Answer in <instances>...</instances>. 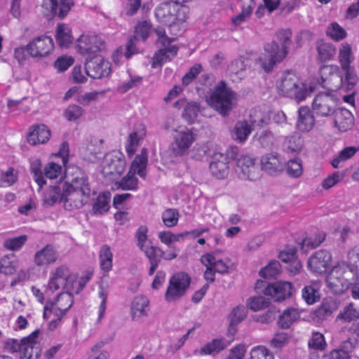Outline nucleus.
I'll return each instance as SVG.
<instances>
[{"mask_svg":"<svg viewBox=\"0 0 359 359\" xmlns=\"http://www.w3.org/2000/svg\"><path fill=\"white\" fill-rule=\"evenodd\" d=\"M63 184L66 210L79 209L89 201L91 196L89 179L79 168L72 166L67 169Z\"/></svg>","mask_w":359,"mask_h":359,"instance_id":"nucleus-1","label":"nucleus"},{"mask_svg":"<svg viewBox=\"0 0 359 359\" xmlns=\"http://www.w3.org/2000/svg\"><path fill=\"white\" fill-rule=\"evenodd\" d=\"M278 40L281 44V49L276 41H271L264 46V53L257 60L266 72H271L274 66L286 57L292 43L290 29H281L276 34Z\"/></svg>","mask_w":359,"mask_h":359,"instance_id":"nucleus-2","label":"nucleus"},{"mask_svg":"<svg viewBox=\"0 0 359 359\" xmlns=\"http://www.w3.org/2000/svg\"><path fill=\"white\" fill-rule=\"evenodd\" d=\"M357 280V268L345 262L334 266L326 278L327 287L336 294L344 293Z\"/></svg>","mask_w":359,"mask_h":359,"instance_id":"nucleus-3","label":"nucleus"},{"mask_svg":"<svg viewBox=\"0 0 359 359\" xmlns=\"http://www.w3.org/2000/svg\"><path fill=\"white\" fill-rule=\"evenodd\" d=\"M345 71V78L343 79L341 75L338 72L336 66L325 65L320 69L321 82L320 86L330 91H334L340 88L341 86L347 84L346 88H352L357 82V78L353 74L350 67Z\"/></svg>","mask_w":359,"mask_h":359,"instance_id":"nucleus-4","label":"nucleus"},{"mask_svg":"<svg viewBox=\"0 0 359 359\" xmlns=\"http://www.w3.org/2000/svg\"><path fill=\"white\" fill-rule=\"evenodd\" d=\"M236 93L226 87L225 81H221L215 87L208 102L210 106L222 116L229 115L235 107Z\"/></svg>","mask_w":359,"mask_h":359,"instance_id":"nucleus-5","label":"nucleus"},{"mask_svg":"<svg viewBox=\"0 0 359 359\" xmlns=\"http://www.w3.org/2000/svg\"><path fill=\"white\" fill-rule=\"evenodd\" d=\"M278 88L281 95L293 97L298 102L304 100L314 90L313 87L307 86L300 82L296 74L289 70L283 73Z\"/></svg>","mask_w":359,"mask_h":359,"instance_id":"nucleus-6","label":"nucleus"},{"mask_svg":"<svg viewBox=\"0 0 359 359\" xmlns=\"http://www.w3.org/2000/svg\"><path fill=\"white\" fill-rule=\"evenodd\" d=\"M148 163V154L146 148H142L141 153L137 154L131 163L130 170L115 185L117 189L122 190H136L137 189L138 179L135 176L137 174L140 177H146V168Z\"/></svg>","mask_w":359,"mask_h":359,"instance_id":"nucleus-7","label":"nucleus"},{"mask_svg":"<svg viewBox=\"0 0 359 359\" xmlns=\"http://www.w3.org/2000/svg\"><path fill=\"white\" fill-rule=\"evenodd\" d=\"M155 15L160 22L171 27L186 21L187 8L170 1H165L156 7Z\"/></svg>","mask_w":359,"mask_h":359,"instance_id":"nucleus-8","label":"nucleus"},{"mask_svg":"<svg viewBox=\"0 0 359 359\" xmlns=\"http://www.w3.org/2000/svg\"><path fill=\"white\" fill-rule=\"evenodd\" d=\"M255 289L257 292L264 293L274 302L284 301L290 297L294 292L292 283L286 281L269 285L265 281L257 280Z\"/></svg>","mask_w":359,"mask_h":359,"instance_id":"nucleus-9","label":"nucleus"},{"mask_svg":"<svg viewBox=\"0 0 359 359\" xmlns=\"http://www.w3.org/2000/svg\"><path fill=\"white\" fill-rule=\"evenodd\" d=\"M74 303L70 292H62L57 295L55 301H48L43 309L45 319L53 318H62Z\"/></svg>","mask_w":359,"mask_h":359,"instance_id":"nucleus-10","label":"nucleus"},{"mask_svg":"<svg viewBox=\"0 0 359 359\" xmlns=\"http://www.w3.org/2000/svg\"><path fill=\"white\" fill-rule=\"evenodd\" d=\"M76 280V276L71 272L69 267L66 265H60L51 273L48 288L55 292L62 287L69 292V290L72 287Z\"/></svg>","mask_w":359,"mask_h":359,"instance_id":"nucleus-11","label":"nucleus"},{"mask_svg":"<svg viewBox=\"0 0 359 359\" xmlns=\"http://www.w3.org/2000/svg\"><path fill=\"white\" fill-rule=\"evenodd\" d=\"M191 278L185 273L181 272L173 275L169 281V285L165 294V299L168 302L177 300L184 295L189 287Z\"/></svg>","mask_w":359,"mask_h":359,"instance_id":"nucleus-12","label":"nucleus"},{"mask_svg":"<svg viewBox=\"0 0 359 359\" xmlns=\"http://www.w3.org/2000/svg\"><path fill=\"white\" fill-rule=\"evenodd\" d=\"M337 98L330 93H320L313 100V111L320 117H330L337 108Z\"/></svg>","mask_w":359,"mask_h":359,"instance_id":"nucleus-13","label":"nucleus"},{"mask_svg":"<svg viewBox=\"0 0 359 359\" xmlns=\"http://www.w3.org/2000/svg\"><path fill=\"white\" fill-rule=\"evenodd\" d=\"M249 155H241L237 160L236 172L243 180H256L259 177V167Z\"/></svg>","mask_w":359,"mask_h":359,"instance_id":"nucleus-14","label":"nucleus"},{"mask_svg":"<svg viewBox=\"0 0 359 359\" xmlns=\"http://www.w3.org/2000/svg\"><path fill=\"white\" fill-rule=\"evenodd\" d=\"M86 74L93 79H101L110 74V63L100 55L86 58L85 64Z\"/></svg>","mask_w":359,"mask_h":359,"instance_id":"nucleus-15","label":"nucleus"},{"mask_svg":"<svg viewBox=\"0 0 359 359\" xmlns=\"http://www.w3.org/2000/svg\"><path fill=\"white\" fill-rule=\"evenodd\" d=\"M74 5L73 0H43L42 8L43 14L48 18L58 17L60 19L64 18L69 12L72 6Z\"/></svg>","mask_w":359,"mask_h":359,"instance_id":"nucleus-16","label":"nucleus"},{"mask_svg":"<svg viewBox=\"0 0 359 359\" xmlns=\"http://www.w3.org/2000/svg\"><path fill=\"white\" fill-rule=\"evenodd\" d=\"M53 47V39L46 35H41L31 41L26 46V50L32 57H43L52 51Z\"/></svg>","mask_w":359,"mask_h":359,"instance_id":"nucleus-17","label":"nucleus"},{"mask_svg":"<svg viewBox=\"0 0 359 359\" xmlns=\"http://www.w3.org/2000/svg\"><path fill=\"white\" fill-rule=\"evenodd\" d=\"M195 140V135L189 129L176 131L174 142L171 145V151L175 156H182L187 153Z\"/></svg>","mask_w":359,"mask_h":359,"instance_id":"nucleus-18","label":"nucleus"},{"mask_svg":"<svg viewBox=\"0 0 359 359\" xmlns=\"http://www.w3.org/2000/svg\"><path fill=\"white\" fill-rule=\"evenodd\" d=\"M102 40L95 35L82 34L77 40V51L83 55L90 57L100 52L103 48Z\"/></svg>","mask_w":359,"mask_h":359,"instance_id":"nucleus-19","label":"nucleus"},{"mask_svg":"<svg viewBox=\"0 0 359 359\" xmlns=\"http://www.w3.org/2000/svg\"><path fill=\"white\" fill-rule=\"evenodd\" d=\"M332 255L325 250H320L313 254L309 259L307 266L310 271L316 273H323L331 264Z\"/></svg>","mask_w":359,"mask_h":359,"instance_id":"nucleus-20","label":"nucleus"},{"mask_svg":"<svg viewBox=\"0 0 359 359\" xmlns=\"http://www.w3.org/2000/svg\"><path fill=\"white\" fill-rule=\"evenodd\" d=\"M316 124L313 113L308 106H302L297 111L296 127L300 132L308 133L311 131Z\"/></svg>","mask_w":359,"mask_h":359,"instance_id":"nucleus-21","label":"nucleus"},{"mask_svg":"<svg viewBox=\"0 0 359 359\" xmlns=\"http://www.w3.org/2000/svg\"><path fill=\"white\" fill-rule=\"evenodd\" d=\"M262 169L270 175H276L285 168V162L277 153H269L261 158Z\"/></svg>","mask_w":359,"mask_h":359,"instance_id":"nucleus-22","label":"nucleus"},{"mask_svg":"<svg viewBox=\"0 0 359 359\" xmlns=\"http://www.w3.org/2000/svg\"><path fill=\"white\" fill-rule=\"evenodd\" d=\"M334 126L340 132L350 130L354 123V117L351 112L344 108L337 109L334 113Z\"/></svg>","mask_w":359,"mask_h":359,"instance_id":"nucleus-23","label":"nucleus"},{"mask_svg":"<svg viewBox=\"0 0 359 359\" xmlns=\"http://www.w3.org/2000/svg\"><path fill=\"white\" fill-rule=\"evenodd\" d=\"M58 258V252L55 248L48 244L34 255V263L39 266H47L55 263Z\"/></svg>","mask_w":359,"mask_h":359,"instance_id":"nucleus-24","label":"nucleus"},{"mask_svg":"<svg viewBox=\"0 0 359 359\" xmlns=\"http://www.w3.org/2000/svg\"><path fill=\"white\" fill-rule=\"evenodd\" d=\"M126 165L124 158L108 155L105 157L103 172L109 175H121L124 172Z\"/></svg>","mask_w":359,"mask_h":359,"instance_id":"nucleus-25","label":"nucleus"},{"mask_svg":"<svg viewBox=\"0 0 359 359\" xmlns=\"http://www.w3.org/2000/svg\"><path fill=\"white\" fill-rule=\"evenodd\" d=\"M50 137V131L44 124L32 126L27 135V141L32 145L46 143Z\"/></svg>","mask_w":359,"mask_h":359,"instance_id":"nucleus-26","label":"nucleus"},{"mask_svg":"<svg viewBox=\"0 0 359 359\" xmlns=\"http://www.w3.org/2000/svg\"><path fill=\"white\" fill-rule=\"evenodd\" d=\"M43 201L46 206H53L57 202L65 203L63 182L50 186L43 194Z\"/></svg>","mask_w":359,"mask_h":359,"instance_id":"nucleus-27","label":"nucleus"},{"mask_svg":"<svg viewBox=\"0 0 359 359\" xmlns=\"http://www.w3.org/2000/svg\"><path fill=\"white\" fill-rule=\"evenodd\" d=\"M229 161H226L224 154L216 153L210 163V170L212 175L219 179L225 177L228 174Z\"/></svg>","mask_w":359,"mask_h":359,"instance_id":"nucleus-28","label":"nucleus"},{"mask_svg":"<svg viewBox=\"0 0 359 359\" xmlns=\"http://www.w3.org/2000/svg\"><path fill=\"white\" fill-rule=\"evenodd\" d=\"M149 300L143 295L135 297L130 308V314L133 320H140L142 318L147 316Z\"/></svg>","mask_w":359,"mask_h":359,"instance_id":"nucleus-29","label":"nucleus"},{"mask_svg":"<svg viewBox=\"0 0 359 359\" xmlns=\"http://www.w3.org/2000/svg\"><path fill=\"white\" fill-rule=\"evenodd\" d=\"M337 308L338 304L336 300L332 299H325L313 312V319L317 322L323 321L330 316Z\"/></svg>","mask_w":359,"mask_h":359,"instance_id":"nucleus-30","label":"nucleus"},{"mask_svg":"<svg viewBox=\"0 0 359 359\" xmlns=\"http://www.w3.org/2000/svg\"><path fill=\"white\" fill-rule=\"evenodd\" d=\"M252 131V126L247 121H238L234 126L231 135L234 140L243 143L245 142Z\"/></svg>","mask_w":359,"mask_h":359,"instance_id":"nucleus-31","label":"nucleus"},{"mask_svg":"<svg viewBox=\"0 0 359 359\" xmlns=\"http://www.w3.org/2000/svg\"><path fill=\"white\" fill-rule=\"evenodd\" d=\"M19 268V260L14 254L4 255L0 259V273L5 275L14 274Z\"/></svg>","mask_w":359,"mask_h":359,"instance_id":"nucleus-32","label":"nucleus"},{"mask_svg":"<svg viewBox=\"0 0 359 359\" xmlns=\"http://www.w3.org/2000/svg\"><path fill=\"white\" fill-rule=\"evenodd\" d=\"M201 261L205 266L211 265L217 273L222 274L228 273V262L222 259H216L212 254L207 253L203 255Z\"/></svg>","mask_w":359,"mask_h":359,"instance_id":"nucleus-33","label":"nucleus"},{"mask_svg":"<svg viewBox=\"0 0 359 359\" xmlns=\"http://www.w3.org/2000/svg\"><path fill=\"white\" fill-rule=\"evenodd\" d=\"M359 319V306L353 303H349L340 311L337 320L344 323H351Z\"/></svg>","mask_w":359,"mask_h":359,"instance_id":"nucleus-34","label":"nucleus"},{"mask_svg":"<svg viewBox=\"0 0 359 359\" xmlns=\"http://www.w3.org/2000/svg\"><path fill=\"white\" fill-rule=\"evenodd\" d=\"M302 146L303 141L297 133L286 137L283 144V150L291 154L299 152Z\"/></svg>","mask_w":359,"mask_h":359,"instance_id":"nucleus-35","label":"nucleus"},{"mask_svg":"<svg viewBox=\"0 0 359 359\" xmlns=\"http://www.w3.org/2000/svg\"><path fill=\"white\" fill-rule=\"evenodd\" d=\"M299 318V313L297 309L289 308L285 309L278 320V325L280 328L287 329L292 324Z\"/></svg>","mask_w":359,"mask_h":359,"instance_id":"nucleus-36","label":"nucleus"},{"mask_svg":"<svg viewBox=\"0 0 359 359\" xmlns=\"http://www.w3.org/2000/svg\"><path fill=\"white\" fill-rule=\"evenodd\" d=\"M56 41L61 48H66L72 42L71 30L68 26L65 24H59L57 27Z\"/></svg>","mask_w":359,"mask_h":359,"instance_id":"nucleus-37","label":"nucleus"},{"mask_svg":"<svg viewBox=\"0 0 359 359\" xmlns=\"http://www.w3.org/2000/svg\"><path fill=\"white\" fill-rule=\"evenodd\" d=\"M339 60L343 69H348L350 67L351 63L354 60L352 48L350 44L347 43H343L341 44L339 50Z\"/></svg>","mask_w":359,"mask_h":359,"instance_id":"nucleus-38","label":"nucleus"},{"mask_svg":"<svg viewBox=\"0 0 359 359\" xmlns=\"http://www.w3.org/2000/svg\"><path fill=\"white\" fill-rule=\"evenodd\" d=\"M36 339L27 341L20 353V359H39L41 355V348L37 344Z\"/></svg>","mask_w":359,"mask_h":359,"instance_id":"nucleus-39","label":"nucleus"},{"mask_svg":"<svg viewBox=\"0 0 359 359\" xmlns=\"http://www.w3.org/2000/svg\"><path fill=\"white\" fill-rule=\"evenodd\" d=\"M111 195L109 192L100 194L93 205V212L95 215H102L109 209Z\"/></svg>","mask_w":359,"mask_h":359,"instance_id":"nucleus-40","label":"nucleus"},{"mask_svg":"<svg viewBox=\"0 0 359 359\" xmlns=\"http://www.w3.org/2000/svg\"><path fill=\"white\" fill-rule=\"evenodd\" d=\"M240 2L242 4V11L239 14L231 19L232 22L235 25H240L242 22L246 21L250 16L255 4L253 0H240Z\"/></svg>","mask_w":359,"mask_h":359,"instance_id":"nucleus-41","label":"nucleus"},{"mask_svg":"<svg viewBox=\"0 0 359 359\" xmlns=\"http://www.w3.org/2000/svg\"><path fill=\"white\" fill-rule=\"evenodd\" d=\"M318 59L325 62L330 60L336 55V48L330 43H322L317 46Z\"/></svg>","mask_w":359,"mask_h":359,"instance_id":"nucleus-42","label":"nucleus"},{"mask_svg":"<svg viewBox=\"0 0 359 359\" xmlns=\"http://www.w3.org/2000/svg\"><path fill=\"white\" fill-rule=\"evenodd\" d=\"M40 333L39 330H34L32 333H31L29 336L24 337L19 341L17 339H11L7 342V346L13 351V352H20V354L22 352V349L25 347V344L27 341H30L34 339H36L39 337Z\"/></svg>","mask_w":359,"mask_h":359,"instance_id":"nucleus-43","label":"nucleus"},{"mask_svg":"<svg viewBox=\"0 0 359 359\" xmlns=\"http://www.w3.org/2000/svg\"><path fill=\"white\" fill-rule=\"evenodd\" d=\"M201 112V107L196 102H188L184 108L183 118L189 123H193Z\"/></svg>","mask_w":359,"mask_h":359,"instance_id":"nucleus-44","label":"nucleus"},{"mask_svg":"<svg viewBox=\"0 0 359 359\" xmlns=\"http://www.w3.org/2000/svg\"><path fill=\"white\" fill-rule=\"evenodd\" d=\"M113 255L108 245H103L100 250V266L102 270L108 272L112 267Z\"/></svg>","mask_w":359,"mask_h":359,"instance_id":"nucleus-45","label":"nucleus"},{"mask_svg":"<svg viewBox=\"0 0 359 359\" xmlns=\"http://www.w3.org/2000/svg\"><path fill=\"white\" fill-rule=\"evenodd\" d=\"M326 34L330 38L336 41H339L347 36L346 30L337 22L331 23L327 29Z\"/></svg>","mask_w":359,"mask_h":359,"instance_id":"nucleus-46","label":"nucleus"},{"mask_svg":"<svg viewBox=\"0 0 359 359\" xmlns=\"http://www.w3.org/2000/svg\"><path fill=\"white\" fill-rule=\"evenodd\" d=\"M255 138L262 147L269 148L272 146L275 136L271 131L264 129L257 133Z\"/></svg>","mask_w":359,"mask_h":359,"instance_id":"nucleus-47","label":"nucleus"},{"mask_svg":"<svg viewBox=\"0 0 359 359\" xmlns=\"http://www.w3.org/2000/svg\"><path fill=\"white\" fill-rule=\"evenodd\" d=\"M41 168V160L35 159L31 162V172L34 175V179L40 188L46 184V180L43 179V171H42Z\"/></svg>","mask_w":359,"mask_h":359,"instance_id":"nucleus-48","label":"nucleus"},{"mask_svg":"<svg viewBox=\"0 0 359 359\" xmlns=\"http://www.w3.org/2000/svg\"><path fill=\"white\" fill-rule=\"evenodd\" d=\"M180 215L176 209L168 208L162 213V220L167 227H173L177 224Z\"/></svg>","mask_w":359,"mask_h":359,"instance_id":"nucleus-49","label":"nucleus"},{"mask_svg":"<svg viewBox=\"0 0 359 359\" xmlns=\"http://www.w3.org/2000/svg\"><path fill=\"white\" fill-rule=\"evenodd\" d=\"M280 264L278 261H271L269 264L259 271V275L266 278H275L280 272Z\"/></svg>","mask_w":359,"mask_h":359,"instance_id":"nucleus-50","label":"nucleus"},{"mask_svg":"<svg viewBox=\"0 0 359 359\" xmlns=\"http://www.w3.org/2000/svg\"><path fill=\"white\" fill-rule=\"evenodd\" d=\"M226 345L222 339H215L207 343L201 348V353L204 354H215L224 349Z\"/></svg>","mask_w":359,"mask_h":359,"instance_id":"nucleus-51","label":"nucleus"},{"mask_svg":"<svg viewBox=\"0 0 359 359\" xmlns=\"http://www.w3.org/2000/svg\"><path fill=\"white\" fill-rule=\"evenodd\" d=\"M84 114L83 109L77 104H69L64 111V116L69 121H76Z\"/></svg>","mask_w":359,"mask_h":359,"instance_id":"nucleus-52","label":"nucleus"},{"mask_svg":"<svg viewBox=\"0 0 359 359\" xmlns=\"http://www.w3.org/2000/svg\"><path fill=\"white\" fill-rule=\"evenodd\" d=\"M27 236L22 235L18 237L6 239L4 241V247L10 250H18L27 241Z\"/></svg>","mask_w":359,"mask_h":359,"instance_id":"nucleus-53","label":"nucleus"},{"mask_svg":"<svg viewBox=\"0 0 359 359\" xmlns=\"http://www.w3.org/2000/svg\"><path fill=\"white\" fill-rule=\"evenodd\" d=\"M249 355L250 359H274L273 354L264 346L253 347Z\"/></svg>","mask_w":359,"mask_h":359,"instance_id":"nucleus-54","label":"nucleus"},{"mask_svg":"<svg viewBox=\"0 0 359 359\" xmlns=\"http://www.w3.org/2000/svg\"><path fill=\"white\" fill-rule=\"evenodd\" d=\"M247 309L244 306L235 307L229 315L230 325H237L245 319L247 316Z\"/></svg>","mask_w":359,"mask_h":359,"instance_id":"nucleus-55","label":"nucleus"},{"mask_svg":"<svg viewBox=\"0 0 359 359\" xmlns=\"http://www.w3.org/2000/svg\"><path fill=\"white\" fill-rule=\"evenodd\" d=\"M144 135V132H137L134 131L131 133L128 137L129 144L126 146V151L128 154L132 155L135 153L136 150V147L137 146L140 140L143 138Z\"/></svg>","mask_w":359,"mask_h":359,"instance_id":"nucleus-56","label":"nucleus"},{"mask_svg":"<svg viewBox=\"0 0 359 359\" xmlns=\"http://www.w3.org/2000/svg\"><path fill=\"white\" fill-rule=\"evenodd\" d=\"M302 165L299 159H291L287 162L286 171L290 176L298 177L302 175Z\"/></svg>","mask_w":359,"mask_h":359,"instance_id":"nucleus-57","label":"nucleus"},{"mask_svg":"<svg viewBox=\"0 0 359 359\" xmlns=\"http://www.w3.org/2000/svg\"><path fill=\"white\" fill-rule=\"evenodd\" d=\"M61 174V165L53 162L48 163L43 169V178L56 179Z\"/></svg>","mask_w":359,"mask_h":359,"instance_id":"nucleus-58","label":"nucleus"},{"mask_svg":"<svg viewBox=\"0 0 359 359\" xmlns=\"http://www.w3.org/2000/svg\"><path fill=\"white\" fill-rule=\"evenodd\" d=\"M151 29V25L149 22L146 20L140 22L135 27L133 36H136L137 39L140 37L143 41H145L149 37Z\"/></svg>","mask_w":359,"mask_h":359,"instance_id":"nucleus-59","label":"nucleus"},{"mask_svg":"<svg viewBox=\"0 0 359 359\" xmlns=\"http://www.w3.org/2000/svg\"><path fill=\"white\" fill-rule=\"evenodd\" d=\"M309 346L316 350H323L326 346V342L323 334L318 332H313L309 341Z\"/></svg>","mask_w":359,"mask_h":359,"instance_id":"nucleus-60","label":"nucleus"},{"mask_svg":"<svg viewBox=\"0 0 359 359\" xmlns=\"http://www.w3.org/2000/svg\"><path fill=\"white\" fill-rule=\"evenodd\" d=\"M143 251L147 256V257L149 259V262H152L153 261H157V262H161V257L165 254V252L158 247L149 246L144 247V250H141Z\"/></svg>","mask_w":359,"mask_h":359,"instance_id":"nucleus-61","label":"nucleus"},{"mask_svg":"<svg viewBox=\"0 0 359 359\" xmlns=\"http://www.w3.org/2000/svg\"><path fill=\"white\" fill-rule=\"evenodd\" d=\"M248 305L251 310L257 311L269 306V302L262 296L250 297L248 300Z\"/></svg>","mask_w":359,"mask_h":359,"instance_id":"nucleus-62","label":"nucleus"},{"mask_svg":"<svg viewBox=\"0 0 359 359\" xmlns=\"http://www.w3.org/2000/svg\"><path fill=\"white\" fill-rule=\"evenodd\" d=\"M302 298L308 304H313L319 299L318 292L311 285L302 289Z\"/></svg>","mask_w":359,"mask_h":359,"instance_id":"nucleus-63","label":"nucleus"},{"mask_svg":"<svg viewBox=\"0 0 359 359\" xmlns=\"http://www.w3.org/2000/svg\"><path fill=\"white\" fill-rule=\"evenodd\" d=\"M326 234L323 232L316 235L314 238H306L302 241V248L307 247L310 249L318 248L325 240Z\"/></svg>","mask_w":359,"mask_h":359,"instance_id":"nucleus-64","label":"nucleus"}]
</instances>
